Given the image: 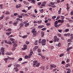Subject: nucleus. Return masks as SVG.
Here are the masks:
<instances>
[{"instance_id":"nucleus-18","label":"nucleus","mask_w":73,"mask_h":73,"mask_svg":"<svg viewBox=\"0 0 73 73\" xmlns=\"http://www.w3.org/2000/svg\"><path fill=\"white\" fill-rule=\"evenodd\" d=\"M17 46V44L16 43H15L13 45V47H16Z\"/></svg>"},{"instance_id":"nucleus-12","label":"nucleus","mask_w":73,"mask_h":73,"mask_svg":"<svg viewBox=\"0 0 73 73\" xmlns=\"http://www.w3.org/2000/svg\"><path fill=\"white\" fill-rule=\"evenodd\" d=\"M62 9H61V8H60V9L58 11V14L59 15H60V13H61V10Z\"/></svg>"},{"instance_id":"nucleus-60","label":"nucleus","mask_w":73,"mask_h":73,"mask_svg":"<svg viewBox=\"0 0 73 73\" xmlns=\"http://www.w3.org/2000/svg\"><path fill=\"white\" fill-rule=\"evenodd\" d=\"M46 25L47 26H49V25H50V23H47L46 24Z\"/></svg>"},{"instance_id":"nucleus-26","label":"nucleus","mask_w":73,"mask_h":73,"mask_svg":"<svg viewBox=\"0 0 73 73\" xmlns=\"http://www.w3.org/2000/svg\"><path fill=\"white\" fill-rule=\"evenodd\" d=\"M9 40H10L11 41H15V40L14 39H13L11 38H9Z\"/></svg>"},{"instance_id":"nucleus-35","label":"nucleus","mask_w":73,"mask_h":73,"mask_svg":"<svg viewBox=\"0 0 73 73\" xmlns=\"http://www.w3.org/2000/svg\"><path fill=\"white\" fill-rule=\"evenodd\" d=\"M38 53H41V49H38Z\"/></svg>"},{"instance_id":"nucleus-14","label":"nucleus","mask_w":73,"mask_h":73,"mask_svg":"<svg viewBox=\"0 0 73 73\" xmlns=\"http://www.w3.org/2000/svg\"><path fill=\"white\" fill-rule=\"evenodd\" d=\"M23 23H21L19 25V27H20V28H22V27H23Z\"/></svg>"},{"instance_id":"nucleus-7","label":"nucleus","mask_w":73,"mask_h":73,"mask_svg":"<svg viewBox=\"0 0 73 73\" xmlns=\"http://www.w3.org/2000/svg\"><path fill=\"white\" fill-rule=\"evenodd\" d=\"M1 52H5V48L2 47L1 50Z\"/></svg>"},{"instance_id":"nucleus-23","label":"nucleus","mask_w":73,"mask_h":73,"mask_svg":"<svg viewBox=\"0 0 73 73\" xmlns=\"http://www.w3.org/2000/svg\"><path fill=\"white\" fill-rule=\"evenodd\" d=\"M68 42H72V39H68Z\"/></svg>"},{"instance_id":"nucleus-61","label":"nucleus","mask_w":73,"mask_h":73,"mask_svg":"<svg viewBox=\"0 0 73 73\" xmlns=\"http://www.w3.org/2000/svg\"><path fill=\"white\" fill-rule=\"evenodd\" d=\"M15 50V47H13L12 49V50Z\"/></svg>"},{"instance_id":"nucleus-3","label":"nucleus","mask_w":73,"mask_h":73,"mask_svg":"<svg viewBox=\"0 0 73 73\" xmlns=\"http://www.w3.org/2000/svg\"><path fill=\"white\" fill-rule=\"evenodd\" d=\"M36 30V29H34L31 31V32L33 33V35H36L37 34V33H36L37 31Z\"/></svg>"},{"instance_id":"nucleus-63","label":"nucleus","mask_w":73,"mask_h":73,"mask_svg":"<svg viewBox=\"0 0 73 73\" xmlns=\"http://www.w3.org/2000/svg\"><path fill=\"white\" fill-rule=\"evenodd\" d=\"M70 15H73V11H72L70 12Z\"/></svg>"},{"instance_id":"nucleus-24","label":"nucleus","mask_w":73,"mask_h":73,"mask_svg":"<svg viewBox=\"0 0 73 73\" xmlns=\"http://www.w3.org/2000/svg\"><path fill=\"white\" fill-rule=\"evenodd\" d=\"M41 34L42 35V37H43L44 36V32H41Z\"/></svg>"},{"instance_id":"nucleus-40","label":"nucleus","mask_w":73,"mask_h":73,"mask_svg":"<svg viewBox=\"0 0 73 73\" xmlns=\"http://www.w3.org/2000/svg\"><path fill=\"white\" fill-rule=\"evenodd\" d=\"M17 22H14L13 23V24L14 25L16 26L17 25Z\"/></svg>"},{"instance_id":"nucleus-50","label":"nucleus","mask_w":73,"mask_h":73,"mask_svg":"<svg viewBox=\"0 0 73 73\" xmlns=\"http://www.w3.org/2000/svg\"><path fill=\"white\" fill-rule=\"evenodd\" d=\"M58 31L59 32H60V33H61L62 31V30H58Z\"/></svg>"},{"instance_id":"nucleus-54","label":"nucleus","mask_w":73,"mask_h":73,"mask_svg":"<svg viewBox=\"0 0 73 73\" xmlns=\"http://www.w3.org/2000/svg\"><path fill=\"white\" fill-rule=\"evenodd\" d=\"M22 60H23L22 58H21L18 59V61H22Z\"/></svg>"},{"instance_id":"nucleus-15","label":"nucleus","mask_w":73,"mask_h":73,"mask_svg":"<svg viewBox=\"0 0 73 73\" xmlns=\"http://www.w3.org/2000/svg\"><path fill=\"white\" fill-rule=\"evenodd\" d=\"M38 40H36L35 41V42L34 43L35 45H38Z\"/></svg>"},{"instance_id":"nucleus-13","label":"nucleus","mask_w":73,"mask_h":73,"mask_svg":"<svg viewBox=\"0 0 73 73\" xmlns=\"http://www.w3.org/2000/svg\"><path fill=\"white\" fill-rule=\"evenodd\" d=\"M38 42L39 44H42V40H41V38H40L38 40Z\"/></svg>"},{"instance_id":"nucleus-33","label":"nucleus","mask_w":73,"mask_h":73,"mask_svg":"<svg viewBox=\"0 0 73 73\" xmlns=\"http://www.w3.org/2000/svg\"><path fill=\"white\" fill-rule=\"evenodd\" d=\"M66 70H67V72H71V70L69 68H66Z\"/></svg>"},{"instance_id":"nucleus-20","label":"nucleus","mask_w":73,"mask_h":73,"mask_svg":"<svg viewBox=\"0 0 73 73\" xmlns=\"http://www.w3.org/2000/svg\"><path fill=\"white\" fill-rule=\"evenodd\" d=\"M31 3H33V4H35L36 1L34 0H31Z\"/></svg>"},{"instance_id":"nucleus-51","label":"nucleus","mask_w":73,"mask_h":73,"mask_svg":"<svg viewBox=\"0 0 73 73\" xmlns=\"http://www.w3.org/2000/svg\"><path fill=\"white\" fill-rule=\"evenodd\" d=\"M46 28L45 27H44L41 30L42 31H45V30H46Z\"/></svg>"},{"instance_id":"nucleus-58","label":"nucleus","mask_w":73,"mask_h":73,"mask_svg":"<svg viewBox=\"0 0 73 73\" xmlns=\"http://www.w3.org/2000/svg\"><path fill=\"white\" fill-rule=\"evenodd\" d=\"M16 7L17 8V9H18V8H20V7H19V5H16Z\"/></svg>"},{"instance_id":"nucleus-49","label":"nucleus","mask_w":73,"mask_h":73,"mask_svg":"<svg viewBox=\"0 0 73 73\" xmlns=\"http://www.w3.org/2000/svg\"><path fill=\"white\" fill-rule=\"evenodd\" d=\"M64 55V54H62L60 55L59 56L60 57H62Z\"/></svg>"},{"instance_id":"nucleus-1","label":"nucleus","mask_w":73,"mask_h":73,"mask_svg":"<svg viewBox=\"0 0 73 73\" xmlns=\"http://www.w3.org/2000/svg\"><path fill=\"white\" fill-rule=\"evenodd\" d=\"M46 41L45 39H43L42 40V45L43 46H44L46 45Z\"/></svg>"},{"instance_id":"nucleus-10","label":"nucleus","mask_w":73,"mask_h":73,"mask_svg":"<svg viewBox=\"0 0 73 73\" xmlns=\"http://www.w3.org/2000/svg\"><path fill=\"white\" fill-rule=\"evenodd\" d=\"M44 27V25H40V26H38V28L39 29H40V28L41 29L42 28H43V27Z\"/></svg>"},{"instance_id":"nucleus-34","label":"nucleus","mask_w":73,"mask_h":73,"mask_svg":"<svg viewBox=\"0 0 73 73\" xmlns=\"http://www.w3.org/2000/svg\"><path fill=\"white\" fill-rule=\"evenodd\" d=\"M25 58L26 59H27V58H29V56L28 55H26L25 56Z\"/></svg>"},{"instance_id":"nucleus-57","label":"nucleus","mask_w":73,"mask_h":73,"mask_svg":"<svg viewBox=\"0 0 73 73\" xmlns=\"http://www.w3.org/2000/svg\"><path fill=\"white\" fill-rule=\"evenodd\" d=\"M32 55H31V54H30L29 55H28V56L29 57V58H31V56H32Z\"/></svg>"},{"instance_id":"nucleus-64","label":"nucleus","mask_w":73,"mask_h":73,"mask_svg":"<svg viewBox=\"0 0 73 73\" xmlns=\"http://www.w3.org/2000/svg\"><path fill=\"white\" fill-rule=\"evenodd\" d=\"M50 4H51V5H54V4H53V2H50Z\"/></svg>"},{"instance_id":"nucleus-53","label":"nucleus","mask_w":73,"mask_h":73,"mask_svg":"<svg viewBox=\"0 0 73 73\" xmlns=\"http://www.w3.org/2000/svg\"><path fill=\"white\" fill-rule=\"evenodd\" d=\"M58 45L59 47H60L61 46V43H58Z\"/></svg>"},{"instance_id":"nucleus-41","label":"nucleus","mask_w":73,"mask_h":73,"mask_svg":"<svg viewBox=\"0 0 73 73\" xmlns=\"http://www.w3.org/2000/svg\"><path fill=\"white\" fill-rule=\"evenodd\" d=\"M69 64L68 63L66 64V68H68L69 67Z\"/></svg>"},{"instance_id":"nucleus-52","label":"nucleus","mask_w":73,"mask_h":73,"mask_svg":"<svg viewBox=\"0 0 73 73\" xmlns=\"http://www.w3.org/2000/svg\"><path fill=\"white\" fill-rule=\"evenodd\" d=\"M41 4V2H39L38 3V5L40 6Z\"/></svg>"},{"instance_id":"nucleus-28","label":"nucleus","mask_w":73,"mask_h":73,"mask_svg":"<svg viewBox=\"0 0 73 73\" xmlns=\"http://www.w3.org/2000/svg\"><path fill=\"white\" fill-rule=\"evenodd\" d=\"M40 65V64L39 63H38L36 65V67H38Z\"/></svg>"},{"instance_id":"nucleus-22","label":"nucleus","mask_w":73,"mask_h":73,"mask_svg":"<svg viewBox=\"0 0 73 73\" xmlns=\"http://www.w3.org/2000/svg\"><path fill=\"white\" fill-rule=\"evenodd\" d=\"M6 15H9L10 14V13L8 11H6V13H5Z\"/></svg>"},{"instance_id":"nucleus-9","label":"nucleus","mask_w":73,"mask_h":73,"mask_svg":"<svg viewBox=\"0 0 73 73\" xmlns=\"http://www.w3.org/2000/svg\"><path fill=\"white\" fill-rule=\"evenodd\" d=\"M14 66H16V67H20V65L18 64H15V65H14Z\"/></svg>"},{"instance_id":"nucleus-30","label":"nucleus","mask_w":73,"mask_h":73,"mask_svg":"<svg viewBox=\"0 0 73 73\" xmlns=\"http://www.w3.org/2000/svg\"><path fill=\"white\" fill-rule=\"evenodd\" d=\"M38 46H36L34 47V49L35 50H36L37 49H38Z\"/></svg>"},{"instance_id":"nucleus-45","label":"nucleus","mask_w":73,"mask_h":73,"mask_svg":"<svg viewBox=\"0 0 73 73\" xmlns=\"http://www.w3.org/2000/svg\"><path fill=\"white\" fill-rule=\"evenodd\" d=\"M22 12H24L25 13H27V11L25 10H22Z\"/></svg>"},{"instance_id":"nucleus-46","label":"nucleus","mask_w":73,"mask_h":73,"mask_svg":"<svg viewBox=\"0 0 73 73\" xmlns=\"http://www.w3.org/2000/svg\"><path fill=\"white\" fill-rule=\"evenodd\" d=\"M12 33L11 32H10L9 33H6V35H10V34Z\"/></svg>"},{"instance_id":"nucleus-17","label":"nucleus","mask_w":73,"mask_h":73,"mask_svg":"<svg viewBox=\"0 0 73 73\" xmlns=\"http://www.w3.org/2000/svg\"><path fill=\"white\" fill-rule=\"evenodd\" d=\"M8 58H9V60H15V58H11V57L8 56L7 57Z\"/></svg>"},{"instance_id":"nucleus-4","label":"nucleus","mask_w":73,"mask_h":73,"mask_svg":"<svg viewBox=\"0 0 73 73\" xmlns=\"http://www.w3.org/2000/svg\"><path fill=\"white\" fill-rule=\"evenodd\" d=\"M24 48H22L23 50H26L27 49V45L26 44H24L23 45Z\"/></svg>"},{"instance_id":"nucleus-21","label":"nucleus","mask_w":73,"mask_h":73,"mask_svg":"<svg viewBox=\"0 0 73 73\" xmlns=\"http://www.w3.org/2000/svg\"><path fill=\"white\" fill-rule=\"evenodd\" d=\"M29 25V23H26L25 25V27H27V26H28Z\"/></svg>"},{"instance_id":"nucleus-48","label":"nucleus","mask_w":73,"mask_h":73,"mask_svg":"<svg viewBox=\"0 0 73 73\" xmlns=\"http://www.w3.org/2000/svg\"><path fill=\"white\" fill-rule=\"evenodd\" d=\"M27 37V35H25L24 36H22V37L23 38H26V37Z\"/></svg>"},{"instance_id":"nucleus-39","label":"nucleus","mask_w":73,"mask_h":73,"mask_svg":"<svg viewBox=\"0 0 73 73\" xmlns=\"http://www.w3.org/2000/svg\"><path fill=\"white\" fill-rule=\"evenodd\" d=\"M18 17L19 18H23V16L22 15H18Z\"/></svg>"},{"instance_id":"nucleus-25","label":"nucleus","mask_w":73,"mask_h":73,"mask_svg":"<svg viewBox=\"0 0 73 73\" xmlns=\"http://www.w3.org/2000/svg\"><path fill=\"white\" fill-rule=\"evenodd\" d=\"M57 24H58V21H55L54 24V26L57 25Z\"/></svg>"},{"instance_id":"nucleus-16","label":"nucleus","mask_w":73,"mask_h":73,"mask_svg":"<svg viewBox=\"0 0 73 73\" xmlns=\"http://www.w3.org/2000/svg\"><path fill=\"white\" fill-rule=\"evenodd\" d=\"M61 24H59L58 25H55L54 26L55 27H56V28H58V27H60V25H61Z\"/></svg>"},{"instance_id":"nucleus-44","label":"nucleus","mask_w":73,"mask_h":73,"mask_svg":"<svg viewBox=\"0 0 73 73\" xmlns=\"http://www.w3.org/2000/svg\"><path fill=\"white\" fill-rule=\"evenodd\" d=\"M46 5L45 4H44L43 3H42V4L41 5V6H42V7H45Z\"/></svg>"},{"instance_id":"nucleus-27","label":"nucleus","mask_w":73,"mask_h":73,"mask_svg":"<svg viewBox=\"0 0 73 73\" xmlns=\"http://www.w3.org/2000/svg\"><path fill=\"white\" fill-rule=\"evenodd\" d=\"M57 35L58 37H62V35L58 33Z\"/></svg>"},{"instance_id":"nucleus-2","label":"nucleus","mask_w":73,"mask_h":73,"mask_svg":"<svg viewBox=\"0 0 73 73\" xmlns=\"http://www.w3.org/2000/svg\"><path fill=\"white\" fill-rule=\"evenodd\" d=\"M60 39L59 38H57V36H55L54 38V39L52 40V41H54V42H56V41H59Z\"/></svg>"},{"instance_id":"nucleus-8","label":"nucleus","mask_w":73,"mask_h":73,"mask_svg":"<svg viewBox=\"0 0 73 73\" xmlns=\"http://www.w3.org/2000/svg\"><path fill=\"white\" fill-rule=\"evenodd\" d=\"M6 54H7V55H9L10 56L11 54H12V52H7L6 53Z\"/></svg>"},{"instance_id":"nucleus-37","label":"nucleus","mask_w":73,"mask_h":73,"mask_svg":"<svg viewBox=\"0 0 73 73\" xmlns=\"http://www.w3.org/2000/svg\"><path fill=\"white\" fill-rule=\"evenodd\" d=\"M41 23H42V20H40V21H37V23L38 24H41Z\"/></svg>"},{"instance_id":"nucleus-62","label":"nucleus","mask_w":73,"mask_h":73,"mask_svg":"<svg viewBox=\"0 0 73 73\" xmlns=\"http://www.w3.org/2000/svg\"><path fill=\"white\" fill-rule=\"evenodd\" d=\"M56 18V16H53L52 17V18L53 19H55Z\"/></svg>"},{"instance_id":"nucleus-6","label":"nucleus","mask_w":73,"mask_h":73,"mask_svg":"<svg viewBox=\"0 0 73 73\" xmlns=\"http://www.w3.org/2000/svg\"><path fill=\"white\" fill-rule=\"evenodd\" d=\"M33 65H36L37 63V61L36 60H35L33 61Z\"/></svg>"},{"instance_id":"nucleus-36","label":"nucleus","mask_w":73,"mask_h":73,"mask_svg":"<svg viewBox=\"0 0 73 73\" xmlns=\"http://www.w3.org/2000/svg\"><path fill=\"white\" fill-rule=\"evenodd\" d=\"M61 20H64L65 18V17L64 16H61Z\"/></svg>"},{"instance_id":"nucleus-5","label":"nucleus","mask_w":73,"mask_h":73,"mask_svg":"<svg viewBox=\"0 0 73 73\" xmlns=\"http://www.w3.org/2000/svg\"><path fill=\"white\" fill-rule=\"evenodd\" d=\"M50 66L51 68H55L56 67V66L53 64H51L50 65Z\"/></svg>"},{"instance_id":"nucleus-32","label":"nucleus","mask_w":73,"mask_h":73,"mask_svg":"<svg viewBox=\"0 0 73 73\" xmlns=\"http://www.w3.org/2000/svg\"><path fill=\"white\" fill-rule=\"evenodd\" d=\"M41 68V69H42V70H45V67L44 66H42Z\"/></svg>"},{"instance_id":"nucleus-42","label":"nucleus","mask_w":73,"mask_h":73,"mask_svg":"<svg viewBox=\"0 0 73 73\" xmlns=\"http://www.w3.org/2000/svg\"><path fill=\"white\" fill-rule=\"evenodd\" d=\"M25 43L27 44V45H28V44H29V42L28 41H26L25 42Z\"/></svg>"},{"instance_id":"nucleus-55","label":"nucleus","mask_w":73,"mask_h":73,"mask_svg":"<svg viewBox=\"0 0 73 73\" xmlns=\"http://www.w3.org/2000/svg\"><path fill=\"white\" fill-rule=\"evenodd\" d=\"M14 16H15L18 15V13H14Z\"/></svg>"},{"instance_id":"nucleus-31","label":"nucleus","mask_w":73,"mask_h":73,"mask_svg":"<svg viewBox=\"0 0 73 73\" xmlns=\"http://www.w3.org/2000/svg\"><path fill=\"white\" fill-rule=\"evenodd\" d=\"M61 17L60 16H58L57 17V18L56 19V20H58V19H60Z\"/></svg>"},{"instance_id":"nucleus-59","label":"nucleus","mask_w":73,"mask_h":73,"mask_svg":"<svg viewBox=\"0 0 73 73\" xmlns=\"http://www.w3.org/2000/svg\"><path fill=\"white\" fill-rule=\"evenodd\" d=\"M60 22H61V23H64V20H61Z\"/></svg>"},{"instance_id":"nucleus-56","label":"nucleus","mask_w":73,"mask_h":73,"mask_svg":"<svg viewBox=\"0 0 73 73\" xmlns=\"http://www.w3.org/2000/svg\"><path fill=\"white\" fill-rule=\"evenodd\" d=\"M69 31V30L68 29H65V32H68Z\"/></svg>"},{"instance_id":"nucleus-19","label":"nucleus","mask_w":73,"mask_h":73,"mask_svg":"<svg viewBox=\"0 0 73 73\" xmlns=\"http://www.w3.org/2000/svg\"><path fill=\"white\" fill-rule=\"evenodd\" d=\"M6 31H8V32H11L12 31V29H9L6 30Z\"/></svg>"},{"instance_id":"nucleus-47","label":"nucleus","mask_w":73,"mask_h":73,"mask_svg":"<svg viewBox=\"0 0 73 73\" xmlns=\"http://www.w3.org/2000/svg\"><path fill=\"white\" fill-rule=\"evenodd\" d=\"M20 15H22V16H23V17H25V14L24 13H21Z\"/></svg>"},{"instance_id":"nucleus-43","label":"nucleus","mask_w":73,"mask_h":73,"mask_svg":"<svg viewBox=\"0 0 73 73\" xmlns=\"http://www.w3.org/2000/svg\"><path fill=\"white\" fill-rule=\"evenodd\" d=\"M41 57L43 59H45V57L43 55L41 56Z\"/></svg>"},{"instance_id":"nucleus-29","label":"nucleus","mask_w":73,"mask_h":73,"mask_svg":"<svg viewBox=\"0 0 73 73\" xmlns=\"http://www.w3.org/2000/svg\"><path fill=\"white\" fill-rule=\"evenodd\" d=\"M4 15H2L1 17H0V20H2V19H4Z\"/></svg>"},{"instance_id":"nucleus-11","label":"nucleus","mask_w":73,"mask_h":73,"mask_svg":"<svg viewBox=\"0 0 73 73\" xmlns=\"http://www.w3.org/2000/svg\"><path fill=\"white\" fill-rule=\"evenodd\" d=\"M9 59V58H5L4 59V60H5V62H6V63L7 62V60H8Z\"/></svg>"},{"instance_id":"nucleus-38","label":"nucleus","mask_w":73,"mask_h":73,"mask_svg":"<svg viewBox=\"0 0 73 73\" xmlns=\"http://www.w3.org/2000/svg\"><path fill=\"white\" fill-rule=\"evenodd\" d=\"M8 44H9L10 45H11V44H12V42L9 40L8 41Z\"/></svg>"}]
</instances>
